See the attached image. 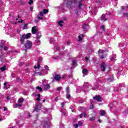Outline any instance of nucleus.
Here are the masks:
<instances>
[{"label":"nucleus","instance_id":"nucleus-1","mask_svg":"<svg viewBox=\"0 0 128 128\" xmlns=\"http://www.w3.org/2000/svg\"><path fill=\"white\" fill-rule=\"evenodd\" d=\"M76 0H70V1H68L66 3V6L68 8H72V4H76Z\"/></svg>","mask_w":128,"mask_h":128},{"label":"nucleus","instance_id":"nucleus-2","mask_svg":"<svg viewBox=\"0 0 128 128\" xmlns=\"http://www.w3.org/2000/svg\"><path fill=\"white\" fill-rule=\"evenodd\" d=\"M6 44V42L4 40H1L0 45V50H8V48L6 46L4 47V44Z\"/></svg>","mask_w":128,"mask_h":128},{"label":"nucleus","instance_id":"nucleus-3","mask_svg":"<svg viewBox=\"0 0 128 128\" xmlns=\"http://www.w3.org/2000/svg\"><path fill=\"white\" fill-rule=\"evenodd\" d=\"M98 54H99V56L100 58H104L106 56H104V50H100L98 51Z\"/></svg>","mask_w":128,"mask_h":128},{"label":"nucleus","instance_id":"nucleus-4","mask_svg":"<svg viewBox=\"0 0 128 128\" xmlns=\"http://www.w3.org/2000/svg\"><path fill=\"white\" fill-rule=\"evenodd\" d=\"M26 48H30L32 46V42L30 41H28L24 44Z\"/></svg>","mask_w":128,"mask_h":128},{"label":"nucleus","instance_id":"nucleus-5","mask_svg":"<svg viewBox=\"0 0 128 128\" xmlns=\"http://www.w3.org/2000/svg\"><path fill=\"white\" fill-rule=\"evenodd\" d=\"M42 108V104L40 103L38 104H36L34 109V112H38Z\"/></svg>","mask_w":128,"mask_h":128},{"label":"nucleus","instance_id":"nucleus-6","mask_svg":"<svg viewBox=\"0 0 128 128\" xmlns=\"http://www.w3.org/2000/svg\"><path fill=\"white\" fill-rule=\"evenodd\" d=\"M93 98L94 100H97V102H102V98L100 96H96Z\"/></svg>","mask_w":128,"mask_h":128},{"label":"nucleus","instance_id":"nucleus-7","mask_svg":"<svg viewBox=\"0 0 128 128\" xmlns=\"http://www.w3.org/2000/svg\"><path fill=\"white\" fill-rule=\"evenodd\" d=\"M32 34H36V32H38V28H36V26H33L32 28Z\"/></svg>","mask_w":128,"mask_h":128},{"label":"nucleus","instance_id":"nucleus-8","mask_svg":"<svg viewBox=\"0 0 128 128\" xmlns=\"http://www.w3.org/2000/svg\"><path fill=\"white\" fill-rule=\"evenodd\" d=\"M43 16L44 12H40L39 14H38V20H44V18H42Z\"/></svg>","mask_w":128,"mask_h":128},{"label":"nucleus","instance_id":"nucleus-9","mask_svg":"<svg viewBox=\"0 0 128 128\" xmlns=\"http://www.w3.org/2000/svg\"><path fill=\"white\" fill-rule=\"evenodd\" d=\"M43 88L45 90H50V85L49 84H46L43 86Z\"/></svg>","mask_w":128,"mask_h":128},{"label":"nucleus","instance_id":"nucleus-10","mask_svg":"<svg viewBox=\"0 0 128 128\" xmlns=\"http://www.w3.org/2000/svg\"><path fill=\"white\" fill-rule=\"evenodd\" d=\"M106 64L105 63H102L101 64L100 68L102 70V72H104L106 70Z\"/></svg>","mask_w":128,"mask_h":128},{"label":"nucleus","instance_id":"nucleus-11","mask_svg":"<svg viewBox=\"0 0 128 128\" xmlns=\"http://www.w3.org/2000/svg\"><path fill=\"white\" fill-rule=\"evenodd\" d=\"M31 36H32V34L30 33L23 34V36H24V38L26 40H28V38H30Z\"/></svg>","mask_w":128,"mask_h":128},{"label":"nucleus","instance_id":"nucleus-12","mask_svg":"<svg viewBox=\"0 0 128 128\" xmlns=\"http://www.w3.org/2000/svg\"><path fill=\"white\" fill-rule=\"evenodd\" d=\"M10 88V86L9 85L8 83H4V90H8V88Z\"/></svg>","mask_w":128,"mask_h":128},{"label":"nucleus","instance_id":"nucleus-13","mask_svg":"<svg viewBox=\"0 0 128 128\" xmlns=\"http://www.w3.org/2000/svg\"><path fill=\"white\" fill-rule=\"evenodd\" d=\"M101 20H103V22H106L108 20V18L106 16V14H103L101 16Z\"/></svg>","mask_w":128,"mask_h":128},{"label":"nucleus","instance_id":"nucleus-14","mask_svg":"<svg viewBox=\"0 0 128 128\" xmlns=\"http://www.w3.org/2000/svg\"><path fill=\"white\" fill-rule=\"evenodd\" d=\"M54 78L56 80H57V82H59V80H60V78H62V77H60V75L58 74H56Z\"/></svg>","mask_w":128,"mask_h":128},{"label":"nucleus","instance_id":"nucleus-15","mask_svg":"<svg viewBox=\"0 0 128 128\" xmlns=\"http://www.w3.org/2000/svg\"><path fill=\"white\" fill-rule=\"evenodd\" d=\"M48 122L46 121H44L42 123V126H43L44 128H46V126H48Z\"/></svg>","mask_w":128,"mask_h":128},{"label":"nucleus","instance_id":"nucleus-16","mask_svg":"<svg viewBox=\"0 0 128 128\" xmlns=\"http://www.w3.org/2000/svg\"><path fill=\"white\" fill-rule=\"evenodd\" d=\"M0 52H1L0 54V60L1 62H3L4 59V54L2 52V50L0 51Z\"/></svg>","mask_w":128,"mask_h":128},{"label":"nucleus","instance_id":"nucleus-17","mask_svg":"<svg viewBox=\"0 0 128 128\" xmlns=\"http://www.w3.org/2000/svg\"><path fill=\"white\" fill-rule=\"evenodd\" d=\"M42 38V33L38 32L36 34V38Z\"/></svg>","mask_w":128,"mask_h":128},{"label":"nucleus","instance_id":"nucleus-18","mask_svg":"<svg viewBox=\"0 0 128 128\" xmlns=\"http://www.w3.org/2000/svg\"><path fill=\"white\" fill-rule=\"evenodd\" d=\"M104 114H106L104 110H101L100 111V116H104Z\"/></svg>","mask_w":128,"mask_h":128},{"label":"nucleus","instance_id":"nucleus-19","mask_svg":"<svg viewBox=\"0 0 128 128\" xmlns=\"http://www.w3.org/2000/svg\"><path fill=\"white\" fill-rule=\"evenodd\" d=\"M86 113H82L80 115V118H86Z\"/></svg>","mask_w":128,"mask_h":128},{"label":"nucleus","instance_id":"nucleus-20","mask_svg":"<svg viewBox=\"0 0 128 128\" xmlns=\"http://www.w3.org/2000/svg\"><path fill=\"white\" fill-rule=\"evenodd\" d=\"M24 40H26V38H24V35H22V36L20 38V40L22 44V42H24Z\"/></svg>","mask_w":128,"mask_h":128},{"label":"nucleus","instance_id":"nucleus-21","mask_svg":"<svg viewBox=\"0 0 128 128\" xmlns=\"http://www.w3.org/2000/svg\"><path fill=\"white\" fill-rule=\"evenodd\" d=\"M82 74H84V76H86V74H88V70H86V69H84V70H82Z\"/></svg>","mask_w":128,"mask_h":128},{"label":"nucleus","instance_id":"nucleus-22","mask_svg":"<svg viewBox=\"0 0 128 128\" xmlns=\"http://www.w3.org/2000/svg\"><path fill=\"white\" fill-rule=\"evenodd\" d=\"M96 12H98L96 10V8H94V10L93 11L91 12V14H96Z\"/></svg>","mask_w":128,"mask_h":128},{"label":"nucleus","instance_id":"nucleus-23","mask_svg":"<svg viewBox=\"0 0 128 128\" xmlns=\"http://www.w3.org/2000/svg\"><path fill=\"white\" fill-rule=\"evenodd\" d=\"M62 24H64V21L62 20H60L58 22V24L60 26H62Z\"/></svg>","mask_w":128,"mask_h":128},{"label":"nucleus","instance_id":"nucleus-24","mask_svg":"<svg viewBox=\"0 0 128 128\" xmlns=\"http://www.w3.org/2000/svg\"><path fill=\"white\" fill-rule=\"evenodd\" d=\"M6 66H3L2 67H1L0 69L1 70L2 72H4V70H6Z\"/></svg>","mask_w":128,"mask_h":128},{"label":"nucleus","instance_id":"nucleus-25","mask_svg":"<svg viewBox=\"0 0 128 128\" xmlns=\"http://www.w3.org/2000/svg\"><path fill=\"white\" fill-rule=\"evenodd\" d=\"M35 42L37 44V46H38V44H40V41L38 40V38H36V40L35 41Z\"/></svg>","mask_w":128,"mask_h":128},{"label":"nucleus","instance_id":"nucleus-26","mask_svg":"<svg viewBox=\"0 0 128 128\" xmlns=\"http://www.w3.org/2000/svg\"><path fill=\"white\" fill-rule=\"evenodd\" d=\"M22 106V105L20 104H17L15 105V107L14 108H20Z\"/></svg>","mask_w":128,"mask_h":128},{"label":"nucleus","instance_id":"nucleus-27","mask_svg":"<svg viewBox=\"0 0 128 128\" xmlns=\"http://www.w3.org/2000/svg\"><path fill=\"white\" fill-rule=\"evenodd\" d=\"M24 102V98H20L18 100V102L22 104V102Z\"/></svg>","mask_w":128,"mask_h":128},{"label":"nucleus","instance_id":"nucleus-28","mask_svg":"<svg viewBox=\"0 0 128 128\" xmlns=\"http://www.w3.org/2000/svg\"><path fill=\"white\" fill-rule=\"evenodd\" d=\"M120 88H124L126 86V84L124 83L119 84Z\"/></svg>","mask_w":128,"mask_h":128},{"label":"nucleus","instance_id":"nucleus-29","mask_svg":"<svg viewBox=\"0 0 128 128\" xmlns=\"http://www.w3.org/2000/svg\"><path fill=\"white\" fill-rule=\"evenodd\" d=\"M40 64H38V65H35L34 66V68H35V70H36V68H40Z\"/></svg>","mask_w":128,"mask_h":128},{"label":"nucleus","instance_id":"nucleus-30","mask_svg":"<svg viewBox=\"0 0 128 128\" xmlns=\"http://www.w3.org/2000/svg\"><path fill=\"white\" fill-rule=\"evenodd\" d=\"M37 96H38V98H36V100H38V101L40 100V94H37Z\"/></svg>","mask_w":128,"mask_h":128},{"label":"nucleus","instance_id":"nucleus-31","mask_svg":"<svg viewBox=\"0 0 128 128\" xmlns=\"http://www.w3.org/2000/svg\"><path fill=\"white\" fill-rule=\"evenodd\" d=\"M46 84V80H42V86H45Z\"/></svg>","mask_w":128,"mask_h":128},{"label":"nucleus","instance_id":"nucleus-32","mask_svg":"<svg viewBox=\"0 0 128 128\" xmlns=\"http://www.w3.org/2000/svg\"><path fill=\"white\" fill-rule=\"evenodd\" d=\"M66 98H70V93H66Z\"/></svg>","mask_w":128,"mask_h":128},{"label":"nucleus","instance_id":"nucleus-33","mask_svg":"<svg viewBox=\"0 0 128 128\" xmlns=\"http://www.w3.org/2000/svg\"><path fill=\"white\" fill-rule=\"evenodd\" d=\"M117 78H120V72H118L116 74Z\"/></svg>","mask_w":128,"mask_h":128},{"label":"nucleus","instance_id":"nucleus-34","mask_svg":"<svg viewBox=\"0 0 128 128\" xmlns=\"http://www.w3.org/2000/svg\"><path fill=\"white\" fill-rule=\"evenodd\" d=\"M43 14H48V10L46 9L43 10Z\"/></svg>","mask_w":128,"mask_h":128},{"label":"nucleus","instance_id":"nucleus-35","mask_svg":"<svg viewBox=\"0 0 128 128\" xmlns=\"http://www.w3.org/2000/svg\"><path fill=\"white\" fill-rule=\"evenodd\" d=\"M72 66H76V60H73L72 62Z\"/></svg>","mask_w":128,"mask_h":128},{"label":"nucleus","instance_id":"nucleus-36","mask_svg":"<svg viewBox=\"0 0 128 128\" xmlns=\"http://www.w3.org/2000/svg\"><path fill=\"white\" fill-rule=\"evenodd\" d=\"M90 120H96V117L95 116H92L91 118H90Z\"/></svg>","mask_w":128,"mask_h":128},{"label":"nucleus","instance_id":"nucleus-37","mask_svg":"<svg viewBox=\"0 0 128 128\" xmlns=\"http://www.w3.org/2000/svg\"><path fill=\"white\" fill-rule=\"evenodd\" d=\"M66 94L70 93V87L68 86L66 88Z\"/></svg>","mask_w":128,"mask_h":128},{"label":"nucleus","instance_id":"nucleus-38","mask_svg":"<svg viewBox=\"0 0 128 128\" xmlns=\"http://www.w3.org/2000/svg\"><path fill=\"white\" fill-rule=\"evenodd\" d=\"M36 89L38 90L40 92H42V88L41 87H40V86H37Z\"/></svg>","mask_w":128,"mask_h":128},{"label":"nucleus","instance_id":"nucleus-39","mask_svg":"<svg viewBox=\"0 0 128 128\" xmlns=\"http://www.w3.org/2000/svg\"><path fill=\"white\" fill-rule=\"evenodd\" d=\"M89 86L88 83L85 82L84 84V86Z\"/></svg>","mask_w":128,"mask_h":128},{"label":"nucleus","instance_id":"nucleus-40","mask_svg":"<svg viewBox=\"0 0 128 128\" xmlns=\"http://www.w3.org/2000/svg\"><path fill=\"white\" fill-rule=\"evenodd\" d=\"M62 86H59L57 88V90L59 91V90H62Z\"/></svg>","mask_w":128,"mask_h":128},{"label":"nucleus","instance_id":"nucleus-41","mask_svg":"<svg viewBox=\"0 0 128 128\" xmlns=\"http://www.w3.org/2000/svg\"><path fill=\"white\" fill-rule=\"evenodd\" d=\"M78 42L82 41V36H78Z\"/></svg>","mask_w":128,"mask_h":128},{"label":"nucleus","instance_id":"nucleus-42","mask_svg":"<svg viewBox=\"0 0 128 128\" xmlns=\"http://www.w3.org/2000/svg\"><path fill=\"white\" fill-rule=\"evenodd\" d=\"M52 42H54V38H50V44H52Z\"/></svg>","mask_w":128,"mask_h":128},{"label":"nucleus","instance_id":"nucleus-43","mask_svg":"<svg viewBox=\"0 0 128 128\" xmlns=\"http://www.w3.org/2000/svg\"><path fill=\"white\" fill-rule=\"evenodd\" d=\"M34 1L32 0H30L28 2V4H33Z\"/></svg>","mask_w":128,"mask_h":128},{"label":"nucleus","instance_id":"nucleus-44","mask_svg":"<svg viewBox=\"0 0 128 128\" xmlns=\"http://www.w3.org/2000/svg\"><path fill=\"white\" fill-rule=\"evenodd\" d=\"M90 60V58L88 56H86L85 58V60H86V62H88V60Z\"/></svg>","mask_w":128,"mask_h":128},{"label":"nucleus","instance_id":"nucleus-45","mask_svg":"<svg viewBox=\"0 0 128 128\" xmlns=\"http://www.w3.org/2000/svg\"><path fill=\"white\" fill-rule=\"evenodd\" d=\"M82 122L79 121L78 122V126H82Z\"/></svg>","mask_w":128,"mask_h":128},{"label":"nucleus","instance_id":"nucleus-46","mask_svg":"<svg viewBox=\"0 0 128 128\" xmlns=\"http://www.w3.org/2000/svg\"><path fill=\"white\" fill-rule=\"evenodd\" d=\"M35 74H36L37 76H42V73L35 72Z\"/></svg>","mask_w":128,"mask_h":128},{"label":"nucleus","instance_id":"nucleus-47","mask_svg":"<svg viewBox=\"0 0 128 128\" xmlns=\"http://www.w3.org/2000/svg\"><path fill=\"white\" fill-rule=\"evenodd\" d=\"M26 26H28V24H24V28L26 29Z\"/></svg>","mask_w":128,"mask_h":128},{"label":"nucleus","instance_id":"nucleus-48","mask_svg":"<svg viewBox=\"0 0 128 128\" xmlns=\"http://www.w3.org/2000/svg\"><path fill=\"white\" fill-rule=\"evenodd\" d=\"M61 112H62V116H66V112H62V110H61Z\"/></svg>","mask_w":128,"mask_h":128},{"label":"nucleus","instance_id":"nucleus-49","mask_svg":"<svg viewBox=\"0 0 128 128\" xmlns=\"http://www.w3.org/2000/svg\"><path fill=\"white\" fill-rule=\"evenodd\" d=\"M82 6V2H79V8H80V6Z\"/></svg>","mask_w":128,"mask_h":128},{"label":"nucleus","instance_id":"nucleus-50","mask_svg":"<svg viewBox=\"0 0 128 128\" xmlns=\"http://www.w3.org/2000/svg\"><path fill=\"white\" fill-rule=\"evenodd\" d=\"M101 28H102V30L104 31V26H101Z\"/></svg>","mask_w":128,"mask_h":128},{"label":"nucleus","instance_id":"nucleus-51","mask_svg":"<svg viewBox=\"0 0 128 128\" xmlns=\"http://www.w3.org/2000/svg\"><path fill=\"white\" fill-rule=\"evenodd\" d=\"M6 100H10V96H7Z\"/></svg>","mask_w":128,"mask_h":128},{"label":"nucleus","instance_id":"nucleus-52","mask_svg":"<svg viewBox=\"0 0 128 128\" xmlns=\"http://www.w3.org/2000/svg\"><path fill=\"white\" fill-rule=\"evenodd\" d=\"M64 102H62V103L61 104V106H62V108H64Z\"/></svg>","mask_w":128,"mask_h":128},{"label":"nucleus","instance_id":"nucleus-53","mask_svg":"<svg viewBox=\"0 0 128 128\" xmlns=\"http://www.w3.org/2000/svg\"><path fill=\"white\" fill-rule=\"evenodd\" d=\"M124 16H126L127 18H128V13H125L124 14Z\"/></svg>","mask_w":128,"mask_h":128},{"label":"nucleus","instance_id":"nucleus-54","mask_svg":"<svg viewBox=\"0 0 128 128\" xmlns=\"http://www.w3.org/2000/svg\"><path fill=\"white\" fill-rule=\"evenodd\" d=\"M90 108L91 110H92L94 108V105L92 104L90 106Z\"/></svg>","mask_w":128,"mask_h":128},{"label":"nucleus","instance_id":"nucleus-55","mask_svg":"<svg viewBox=\"0 0 128 128\" xmlns=\"http://www.w3.org/2000/svg\"><path fill=\"white\" fill-rule=\"evenodd\" d=\"M44 68L46 70H48V66H45Z\"/></svg>","mask_w":128,"mask_h":128},{"label":"nucleus","instance_id":"nucleus-56","mask_svg":"<svg viewBox=\"0 0 128 128\" xmlns=\"http://www.w3.org/2000/svg\"><path fill=\"white\" fill-rule=\"evenodd\" d=\"M55 48H56V50H60V47L58 46H56L55 47Z\"/></svg>","mask_w":128,"mask_h":128},{"label":"nucleus","instance_id":"nucleus-57","mask_svg":"<svg viewBox=\"0 0 128 128\" xmlns=\"http://www.w3.org/2000/svg\"><path fill=\"white\" fill-rule=\"evenodd\" d=\"M74 126L75 128H78V124H76L75 125H74Z\"/></svg>","mask_w":128,"mask_h":128},{"label":"nucleus","instance_id":"nucleus-58","mask_svg":"<svg viewBox=\"0 0 128 128\" xmlns=\"http://www.w3.org/2000/svg\"><path fill=\"white\" fill-rule=\"evenodd\" d=\"M24 22V20H20L18 21V22L20 24V22Z\"/></svg>","mask_w":128,"mask_h":128},{"label":"nucleus","instance_id":"nucleus-59","mask_svg":"<svg viewBox=\"0 0 128 128\" xmlns=\"http://www.w3.org/2000/svg\"><path fill=\"white\" fill-rule=\"evenodd\" d=\"M30 10H34V8H32V7H30Z\"/></svg>","mask_w":128,"mask_h":128},{"label":"nucleus","instance_id":"nucleus-60","mask_svg":"<svg viewBox=\"0 0 128 128\" xmlns=\"http://www.w3.org/2000/svg\"><path fill=\"white\" fill-rule=\"evenodd\" d=\"M4 111L8 110V108H6V107H4Z\"/></svg>","mask_w":128,"mask_h":128},{"label":"nucleus","instance_id":"nucleus-61","mask_svg":"<svg viewBox=\"0 0 128 128\" xmlns=\"http://www.w3.org/2000/svg\"><path fill=\"white\" fill-rule=\"evenodd\" d=\"M54 100H55V102H58V98H54Z\"/></svg>","mask_w":128,"mask_h":128},{"label":"nucleus","instance_id":"nucleus-62","mask_svg":"<svg viewBox=\"0 0 128 128\" xmlns=\"http://www.w3.org/2000/svg\"><path fill=\"white\" fill-rule=\"evenodd\" d=\"M108 82H112V79H108Z\"/></svg>","mask_w":128,"mask_h":128},{"label":"nucleus","instance_id":"nucleus-63","mask_svg":"<svg viewBox=\"0 0 128 128\" xmlns=\"http://www.w3.org/2000/svg\"><path fill=\"white\" fill-rule=\"evenodd\" d=\"M54 60H58V57L54 58Z\"/></svg>","mask_w":128,"mask_h":128},{"label":"nucleus","instance_id":"nucleus-64","mask_svg":"<svg viewBox=\"0 0 128 128\" xmlns=\"http://www.w3.org/2000/svg\"><path fill=\"white\" fill-rule=\"evenodd\" d=\"M112 60H116V59H114V58H112Z\"/></svg>","mask_w":128,"mask_h":128}]
</instances>
